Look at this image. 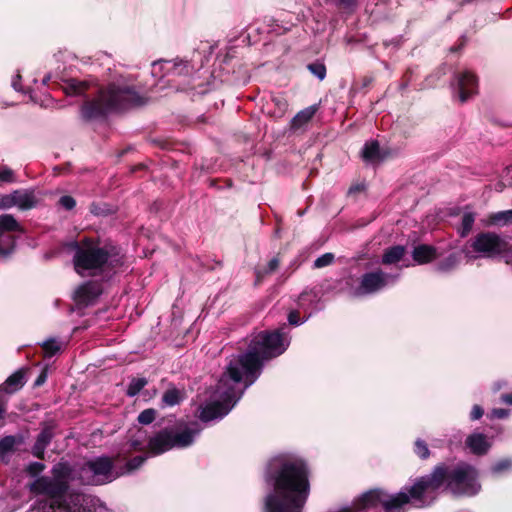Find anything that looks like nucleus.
I'll return each instance as SVG.
<instances>
[{"label":"nucleus","instance_id":"nucleus-8","mask_svg":"<svg viewBox=\"0 0 512 512\" xmlns=\"http://www.w3.org/2000/svg\"><path fill=\"white\" fill-rule=\"evenodd\" d=\"M509 243L493 232H483L478 234L471 242V248L481 257L493 258L504 253L509 247Z\"/></svg>","mask_w":512,"mask_h":512},{"label":"nucleus","instance_id":"nucleus-25","mask_svg":"<svg viewBox=\"0 0 512 512\" xmlns=\"http://www.w3.org/2000/svg\"><path fill=\"white\" fill-rule=\"evenodd\" d=\"M475 221V215L472 212H465L462 216L461 227L459 233L462 237H465L471 231Z\"/></svg>","mask_w":512,"mask_h":512},{"label":"nucleus","instance_id":"nucleus-11","mask_svg":"<svg viewBox=\"0 0 512 512\" xmlns=\"http://www.w3.org/2000/svg\"><path fill=\"white\" fill-rule=\"evenodd\" d=\"M19 229L20 226L12 215L3 214L0 216V257H8L15 247V238L11 235H4V232L18 231Z\"/></svg>","mask_w":512,"mask_h":512},{"label":"nucleus","instance_id":"nucleus-31","mask_svg":"<svg viewBox=\"0 0 512 512\" xmlns=\"http://www.w3.org/2000/svg\"><path fill=\"white\" fill-rule=\"evenodd\" d=\"M272 102L274 103V105L276 107V109L272 112V115L275 118L282 117L288 109L287 101L282 97H273Z\"/></svg>","mask_w":512,"mask_h":512},{"label":"nucleus","instance_id":"nucleus-45","mask_svg":"<svg viewBox=\"0 0 512 512\" xmlns=\"http://www.w3.org/2000/svg\"><path fill=\"white\" fill-rule=\"evenodd\" d=\"M483 413L484 411L481 406L474 405L470 413V418L471 420H478L483 416Z\"/></svg>","mask_w":512,"mask_h":512},{"label":"nucleus","instance_id":"nucleus-48","mask_svg":"<svg viewBox=\"0 0 512 512\" xmlns=\"http://www.w3.org/2000/svg\"><path fill=\"white\" fill-rule=\"evenodd\" d=\"M501 400H502V402H504L505 404L512 405V392H511V393H508V394H503V395L501 396Z\"/></svg>","mask_w":512,"mask_h":512},{"label":"nucleus","instance_id":"nucleus-15","mask_svg":"<svg viewBox=\"0 0 512 512\" xmlns=\"http://www.w3.org/2000/svg\"><path fill=\"white\" fill-rule=\"evenodd\" d=\"M465 443L469 450L476 455L486 454L491 447L487 436L478 432L469 435Z\"/></svg>","mask_w":512,"mask_h":512},{"label":"nucleus","instance_id":"nucleus-28","mask_svg":"<svg viewBox=\"0 0 512 512\" xmlns=\"http://www.w3.org/2000/svg\"><path fill=\"white\" fill-rule=\"evenodd\" d=\"M162 401L167 406L177 405L181 401V393L177 389H169L163 394Z\"/></svg>","mask_w":512,"mask_h":512},{"label":"nucleus","instance_id":"nucleus-43","mask_svg":"<svg viewBox=\"0 0 512 512\" xmlns=\"http://www.w3.org/2000/svg\"><path fill=\"white\" fill-rule=\"evenodd\" d=\"M45 468V465L40 463V462H33L31 464H29V466L27 467V471L29 472L30 475L32 476H35L37 474H39L40 472H42Z\"/></svg>","mask_w":512,"mask_h":512},{"label":"nucleus","instance_id":"nucleus-21","mask_svg":"<svg viewBox=\"0 0 512 512\" xmlns=\"http://www.w3.org/2000/svg\"><path fill=\"white\" fill-rule=\"evenodd\" d=\"M405 249L403 246H394L385 251L382 256L383 264H394L399 262L404 256Z\"/></svg>","mask_w":512,"mask_h":512},{"label":"nucleus","instance_id":"nucleus-52","mask_svg":"<svg viewBox=\"0 0 512 512\" xmlns=\"http://www.w3.org/2000/svg\"><path fill=\"white\" fill-rule=\"evenodd\" d=\"M355 190H359V187H351L349 193H353Z\"/></svg>","mask_w":512,"mask_h":512},{"label":"nucleus","instance_id":"nucleus-9","mask_svg":"<svg viewBox=\"0 0 512 512\" xmlns=\"http://www.w3.org/2000/svg\"><path fill=\"white\" fill-rule=\"evenodd\" d=\"M28 512H91L87 506V496L81 493L70 494L63 502L56 505L55 501L51 504H39L32 507Z\"/></svg>","mask_w":512,"mask_h":512},{"label":"nucleus","instance_id":"nucleus-5","mask_svg":"<svg viewBox=\"0 0 512 512\" xmlns=\"http://www.w3.org/2000/svg\"><path fill=\"white\" fill-rule=\"evenodd\" d=\"M71 469L75 482L82 485H103L120 477L109 457H98L82 465H74Z\"/></svg>","mask_w":512,"mask_h":512},{"label":"nucleus","instance_id":"nucleus-4","mask_svg":"<svg viewBox=\"0 0 512 512\" xmlns=\"http://www.w3.org/2000/svg\"><path fill=\"white\" fill-rule=\"evenodd\" d=\"M201 431L202 427L196 421L180 424L176 431L162 430L150 438L149 450L151 454L159 455L172 448H186L194 443Z\"/></svg>","mask_w":512,"mask_h":512},{"label":"nucleus","instance_id":"nucleus-6","mask_svg":"<svg viewBox=\"0 0 512 512\" xmlns=\"http://www.w3.org/2000/svg\"><path fill=\"white\" fill-rule=\"evenodd\" d=\"M73 470L68 463L60 462L52 468V477L42 476L31 485V491L44 494L52 498L62 496L68 489L70 482H75Z\"/></svg>","mask_w":512,"mask_h":512},{"label":"nucleus","instance_id":"nucleus-7","mask_svg":"<svg viewBox=\"0 0 512 512\" xmlns=\"http://www.w3.org/2000/svg\"><path fill=\"white\" fill-rule=\"evenodd\" d=\"M396 275L384 273L381 270L371 271L363 274L359 279L357 286H352L349 293L354 297L374 294L386 286L395 283Z\"/></svg>","mask_w":512,"mask_h":512},{"label":"nucleus","instance_id":"nucleus-34","mask_svg":"<svg viewBox=\"0 0 512 512\" xmlns=\"http://www.w3.org/2000/svg\"><path fill=\"white\" fill-rule=\"evenodd\" d=\"M155 417H156V411L152 408H149V409L143 410L139 414L138 421H139V423H141L143 425H148L155 420Z\"/></svg>","mask_w":512,"mask_h":512},{"label":"nucleus","instance_id":"nucleus-13","mask_svg":"<svg viewBox=\"0 0 512 512\" xmlns=\"http://www.w3.org/2000/svg\"><path fill=\"white\" fill-rule=\"evenodd\" d=\"M101 286L96 282H87L77 288L74 293L75 301L84 306L92 304L101 294Z\"/></svg>","mask_w":512,"mask_h":512},{"label":"nucleus","instance_id":"nucleus-10","mask_svg":"<svg viewBox=\"0 0 512 512\" xmlns=\"http://www.w3.org/2000/svg\"><path fill=\"white\" fill-rule=\"evenodd\" d=\"M453 86L454 96L464 103L478 91V80L476 76L468 70L459 72L455 75Z\"/></svg>","mask_w":512,"mask_h":512},{"label":"nucleus","instance_id":"nucleus-14","mask_svg":"<svg viewBox=\"0 0 512 512\" xmlns=\"http://www.w3.org/2000/svg\"><path fill=\"white\" fill-rule=\"evenodd\" d=\"M13 197L15 202V207L19 210H30L39 202L35 192L33 190L27 189H19L13 191Z\"/></svg>","mask_w":512,"mask_h":512},{"label":"nucleus","instance_id":"nucleus-17","mask_svg":"<svg viewBox=\"0 0 512 512\" xmlns=\"http://www.w3.org/2000/svg\"><path fill=\"white\" fill-rule=\"evenodd\" d=\"M25 383L24 372L18 370L9 376L6 381L0 386V393H14L19 390Z\"/></svg>","mask_w":512,"mask_h":512},{"label":"nucleus","instance_id":"nucleus-38","mask_svg":"<svg viewBox=\"0 0 512 512\" xmlns=\"http://www.w3.org/2000/svg\"><path fill=\"white\" fill-rule=\"evenodd\" d=\"M414 450L415 453L422 459L427 458L430 454L427 444L420 439L416 440Z\"/></svg>","mask_w":512,"mask_h":512},{"label":"nucleus","instance_id":"nucleus-1","mask_svg":"<svg viewBox=\"0 0 512 512\" xmlns=\"http://www.w3.org/2000/svg\"><path fill=\"white\" fill-rule=\"evenodd\" d=\"M283 329L257 333L245 353L230 359L209 402L201 407L199 417L202 421L221 419L227 415L244 391L260 376L263 362L286 351L290 339Z\"/></svg>","mask_w":512,"mask_h":512},{"label":"nucleus","instance_id":"nucleus-24","mask_svg":"<svg viewBox=\"0 0 512 512\" xmlns=\"http://www.w3.org/2000/svg\"><path fill=\"white\" fill-rule=\"evenodd\" d=\"M459 261L460 256L456 253H452L438 263L437 270L440 272H448L454 269L459 264Z\"/></svg>","mask_w":512,"mask_h":512},{"label":"nucleus","instance_id":"nucleus-2","mask_svg":"<svg viewBox=\"0 0 512 512\" xmlns=\"http://www.w3.org/2000/svg\"><path fill=\"white\" fill-rule=\"evenodd\" d=\"M73 266L81 277H110L122 265L119 249L111 244L85 238L71 244Z\"/></svg>","mask_w":512,"mask_h":512},{"label":"nucleus","instance_id":"nucleus-29","mask_svg":"<svg viewBox=\"0 0 512 512\" xmlns=\"http://www.w3.org/2000/svg\"><path fill=\"white\" fill-rule=\"evenodd\" d=\"M87 89V84L83 81H79L76 79L70 80L66 85V92L68 94H81Z\"/></svg>","mask_w":512,"mask_h":512},{"label":"nucleus","instance_id":"nucleus-30","mask_svg":"<svg viewBox=\"0 0 512 512\" xmlns=\"http://www.w3.org/2000/svg\"><path fill=\"white\" fill-rule=\"evenodd\" d=\"M145 460V456L134 457L133 459L126 463L125 468L123 470L118 471L120 476L135 471L145 462Z\"/></svg>","mask_w":512,"mask_h":512},{"label":"nucleus","instance_id":"nucleus-35","mask_svg":"<svg viewBox=\"0 0 512 512\" xmlns=\"http://www.w3.org/2000/svg\"><path fill=\"white\" fill-rule=\"evenodd\" d=\"M144 437H145V432L139 429L137 431L136 437L131 439L129 442L131 449L142 450L145 447Z\"/></svg>","mask_w":512,"mask_h":512},{"label":"nucleus","instance_id":"nucleus-42","mask_svg":"<svg viewBox=\"0 0 512 512\" xmlns=\"http://www.w3.org/2000/svg\"><path fill=\"white\" fill-rule=\"evenodd\" d=\"M59 204L66 210H71L75 207L76 202H75L74 198L66 195V196H62L59 199Z\"/></svg>","mask_w":512,"mask_h":512},{"label":"nucleus","instance_id":"nucleus-12","mask_svg":"<svg viewBox=\"0 0 512 512\" xmlns=\"http://www.w3.org/2000/svg\"><path fill=\"white\" fill-rule=\"evenodd\" d=\"M191 70L190 64L187 61L174 59L154 62L152 64L151 73L154 77H158L162 72L166 74L184 75L189 74Z\"/></svg>","mask_w":512,"mask_h":512},{"label":"nucleus","instance_id":"nucleus-32","mask_svg":"<svg viewBox=\"0 0 512 512\" xmlns=\"http://www.w3.org/2000/svg\"><path fill=\"white\" fill-rule=\"evenodd\" d=\"M16 181L14 171L4 165H0V186L4 184L14 183Z\"/></svg>","mask_w":512,"mask_h":512},{"label":"nucleus","instance_id":"nucleus-46","mask_svg":"<svg viewBox=\"0 0 512 512\" xmlns=\"http://www.w3.org/2000/svg\"><path fill=\"white\" fill-rule=\"evenodd\" d=\"M20 81H21V75L20 74L15 75L13 77V79H12V87L16 91H21L22 90L21 85H20Z\"/></svg>","mask_w":512,"mask_h":512},{"label":"nucleus","instance_id":"nucleus-16","mask_svg":"<svg viewBox=\"0 0 512 512\" xmlns=\"http://www.w3.org/2000/svg\"><path fill=\"white\" fill-rule=\"evenodd\" d=\"M52 438L53 433L51 428H44L36 439V442L32 448V454L35 457L42 459L44 457L45 450L50 444Z\"/></svg>","mask_w":512,"mask_h":512},{"label":"nucleus","instance_id":"nucleus-37","mask_svg":"<svg viewBox=\"0 0 512 512\" xmlns=\"http://www.w3.org/2000/svg\"><path fill=\"white\" fill-rule=\"evenodd\" d=\"M309 71L319 80H323L326 76V67L322 63H312L308 65Z\"/></svg>","mask_w":512,"mask_h":512},{"label":"nucleus","instance_id":"nucleus-19","mask_svg":"<svg viewBox=\"0 0 512 512\" xmlns=\"http://www.w3.org/2000/svg\"><path fill=\"white\" fill-rule=\"evenodd\" d=\"M362 157L368 163H376L381 159L380 148L377 141L367 142L362 149Z\"/></svg>","mask_w":512,"mask_h":512},{"label":"nucleus","instance_id":"nucleus-26","mask_svg":"<svg viewBox=\"0 0 512 512\" xmlns=\"http://www.w3.org/2000/svg\"><path fill=\"white\" fill-rule=\"evenodd\" d=\"M62 343L57 339H48L44 341L42 348L46 357H52L61 350Z\"/></svg>","mask_w":512,"mask_h":512},{"label":"nucleus","instance_id":"nucleus-3","mask_svg":"<svg viewBox=\"0 0 512 512\" xmlns=\"http://www.w3.org/2000/svg\"><path fill=\"white\" fill-rule=\"evenodd\" d=\"M143 98L140 93L124 81L109 84L100 90L98 96L82 107L85 119H96L112 111H119L131 106L140 105Z\"/></svg>","mask_w":512,"mask_h":512},{"label":"nucleus","instance_id":"nucleus-33","mask_svg":"<svg viewBox=\"0 0 512 512\" xmlns=\"http://www.w3.org/2000/svg\"><path fill=\"white\" fill-rule=\"evenodd\" d=\"M279 266V259L277 257L272 258L266 269H257L256 270V278L257 281H260L266 274L274 272Z\"/></svg>","mask_w":512,"mask_h":512},{"label":"nucleus","instance_id":"nucleus-40","mask_svg":"<svg viewBox=\"0 0 512 512\" xmlns=\"http://www.w3.org/2000/svg\"><path fill=\"white\" fill-rule=\"evenodd\" d=\"M510 467H512V460H510V459H503V460H500L499 462H497L492 467V472L493 473H500L502 471H505V470L509 469Z\"/></svg>","mask_w":512,"mask_h":512},{"label":"nucleus","instance_id":"nucleus-49","mask_svg":"<svg viewBox=\"0 0 512 512\" xmlns=\"http://www.w3.org/2000/svg\"><path fill=\"white\" fill-rule=\"evenodd\" d=\"M308 298H309V294H308V293H306V292L302 293V294L300 295V298H299V301H300V302H299V306H301V307H302V306H303V302H304L306 299H308Z\"/></svg>","mask_w":512,"mask_h":512},{"label":"nucleus","instance_id":"nucleus-51","mask_svg":"<svg viewBox=\"0 0 512 512\" xmlns=\"http://www.w3.org/2000/svg\"><path fill=\"white\" fill-rule=\"evenodd\" d=\"M464 252H465V255H466V257H467L468 259H474V258H475V256H473V255L471 254V251H470V250L465 249V250H464Z\"/></svg>","mask_w":512,"mask_h":512},{"label":"nucleus","instance_id":"nucleus-41","mask_svg":"<svg viewBox=\"0 0 512 512\" xmlns=\"http://www.w3.org/2000/svg\"><path fill=\"white\" fill-rule=\"evenodd\" d=\"M310 315L311 313H309V315L306 318L300 320L298 311H291L288 315V321L291 325L298 326L304 323L310 317Z\"/></svg>","mask_w":512,"mask_h":512},{"label":"nucleus","instance_id":"nucleus-50","mask_svg":"<svg viewBox=\"0 0 512 512\" xmlns=\"http://www.w3.org/2000/svg\"><path fill=\"white\" fill-rule=\"evenodd\" d=\"M45 378H46V376H45L44 374H41V375L37 378V380L35 381V385H36V386H40V385H42V384L45 382Z\"/></svg>","mask_w":512,"mask_h":512},{"label":"nucleus","instance_id":"nucleus-36","mask_svg":"<svg viewBox=\"0 0 512 512\" xmlns=\"http://www.w3.org/2000/svg\"><path fill=\"white\" fill-rule=\"evenodd\" d=\"M334 258H335V256L333 253H325V254L321 255L320 257H318L314 261V267L315 268H323V267L329 266L333 263Z\"/></svg>","mask_w":512,"mask_h":512},{"label":"nucleus","instance_id":"nucleus-47","mask_svg":"<svg viewBox=\"0 0 512 512\" xmlns=\"http://www.w3.org/2000/svg\"><path fill=\"white\" fill-rule=\"evenodd\" d=\"M337 2L344 8H350L356 4V0H337Z\"/></svg>","mask_w":512,"mask_h":512},{"label":"nucleus","instance_id":"nucleus-22","mask_svg":"<svg viewBox=\"0 0 512 512\" xmlns=\"http://www.w3.org/2000/svg\"><path fill=\"white\" fill-rule=\"evenodd\" d=\"M512 223V209L492 213L488 217L489 225H507Z\"/></svg>","mask_w":512,"mask_h":512},{"label":"nucleus","instance_id":"nucleus-23","mask_svg":"<svg viewBox=\"0 0 512 512\" xmlns=\"http://www.w3.org/2000/svg\"><path fill=\"white\" fill-rule=\"evenodd\" d=\"M316 109L314 107H308L298 112L292 120L293 128H300L304 124L308 123L314 116Z\"/></svg>","mask_w":512,"mask_h":512},{"label":"nucleus","instance_id":"nucleus-39","mask_svg":"<svg viewBox=\"0 0 512 512\" xmlns=\"http://www.w3.org/2000/svg\"><path fill=\"white\" fill-rule=\"evenodd\" d=\"M15 207L13 192L0 197V209H11Z\"/></svg>","mask_w":512,"mask_h":512},{"label":"nucleus","instance_id":"nucleus-20","mask_svg":"<svg viewBox=\"0 0 512 512\" xmlns=\"http://www.w3.org/2000/svg\"><path fill=\"white\" fill-rule=\"evenodd\" d=\"M20 443L15 436H6L0 439V458L8 461L9 456L13 453L15 446Z\"/></svg>","mask_w":512,"mask_h":512},{"label":"nucleus","instance_id":"nucleus-44","mask_svg":"<svg viewBox=\"0 0 512 512\" xmlns=\"http://www.w3.org/2000/svg\"><path fill=\"white\" fill-rule=\"evenodd\" d=\"M509 416V410L503 408H495L490 412L491 418L503 419Z\"/></svg>","mask_w":512,"mask_h":512},{"label":"nucleus","instance_id":"nucleus-27","mask_svg":"<svg viewBox=\"0 0 512 512\" xmlns=\"http://www.w3.org/2000/svg\"><path fill=\"white\" fill-rule=\"evenodd\" d=\"M146 385L147 380L144 377L132 379L127 388V395L130 397L136 396Z\"/></svg>","mask_w":512,"mask_h":512},{"label":"nucleus","instance_id":"nucleus-18","mask_svg":"<svg viewBox=\"0 0 512 512\" xmlns=\"http://www.w3.org/2000/svg\"><path fill=\"white\" fill-rule=\"evenodd\" d=\"M413 259L418 264H425L436 258V249L429 245H419L413 250Z\"/></svg>","mask_w":512,"mask_h":512}]
</instances>
